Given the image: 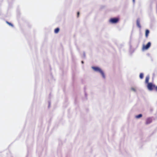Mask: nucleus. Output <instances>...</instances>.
Returning a JSON list of instances; mask_svg holds the SVG:
<instances>
[{
  "instance_id": "f257e3e1",
  "label": "nucleus",
  "mask_w": 157,
  "mask_h": 157,
  "mask_svg": "<svg viewBox=\"0 0 157 157\" xmlns=\"http://www.w3.org/2000/svg\"><path fill=\"white\" fill-rule=\"evenodd\" d=\"M92 69L95 71L99 72L102 75V77L105 78V77L104 73L102 70L98 67H92Z\"/></svg>"
},
{
  "instance_id": "f03ea898",
  "label": "nucleus",
  "mask_w": 157,
  "mask_h": 157,
  "mask_svg": "<svg viewBox=\"0 0 157 157\" xmlns=\"http://www.w3.org/2000/svg\"><path fill=\"white\" fill-rule=\"evenodd\" d=\"M147 87L149 90H154L155 85L153 84V83L151 82L148 83V84H147Z\"/></svg>"
},
{
  "instance_id": "7ed1b4c3",
  "label": "nucleus",
  "mask_w": 157,
  "mask_h": 157,
  "mask_svg": "<svg viewBox=\"0 0 157 157\" xmlns=\"http://www.w3.org/2000/svg\"><path fill=\"white\" fill-rule=\"evenodd\" d=\"M119 19L118 18H112L110 20V22L112 23H115L118 22Z\"/></svg>"
},
{
  "instance_id": "20e7f679",
  "label": "nucleus",
  "mask_w": 157,
  "mask_h": 157,
  "mask_svg": "<svg viewBox=\"0 0 157 157\" xmlns=\"http://www.w3.org/2000/svg\"><path fill=\"white\" fill-rule=\"evenodd\" d=\"M151 43L150 42H148L146 45L143 46V49L144 50L147 49L151 46Z\"/></svg>"
},
{
  "instance_id": "39448f33",
  "label": "nucleus",
  "mask_w": 157,
  "mask_h": 157,
  "mask_svg": "<svg viewBox=\"0 0 157 157\" xmlns=\"http://www.w3.org/2000/svg\"><path fill=\"white\" fill-rule=\"evenodd\" d=\"M152 122V120L150 118H148L146 120V124H150Z\"/></svg>"
},
{
  "instance_id": "423d86ee",
  "label": "nucleus",
  "mask_w": 157,
  "mask_h": 157,
  "mask_svg": "<svg viewBox=\"0 0 157 157\" xmlns=\"http://www.w3.org/2000/svg\"><path fill=\"white\" fill-rule=\"evenodd\" d=\"M136 24L137 26L139 28H141V26L140 24V21L139 19H137L136 21Z\"/></svg>"
},
{
  "instance_id": "0eeeda50",
  "label": "nucleus",
  "mask_w": 157,
  "mask_h": 157,
  "mask_svg": "<svg viewBox=\"0 0 157 157\" xmlns=\"http://www.w3.org/2000/svg\"><path fill=\"white\" fill-rule=\"evenodd\" d=\"M149 77L148 76H147L146 77L145 80V82L146 83H147V84H148V83L149 82Z\"/></svg>"
},
{
  "instance_id": "6e6552de",
  "label": "nucleus",
  "mask_w": 157,
  "mask_h": 157,
  "mask_svg": "<svg viewBox=\"0 0 157 157\" xmlns=\"http://www.w3.org/2000/svg\"><path fill=\"white\" fill-rule=\"evenodd\" d=\"M149 33V30L148 29H146L145 31V36L146 38L148 37Z\"/></svg>"
},
{
  "instance_id": "1a4fd4ad",
  "label": "nucleus",
  "mask_w": 157,
  "mask_h": 157,
  "mask_svg": "<svg viewBox=\"0 0 157 157\" xmlns=\"http://www.w3.org/2000/svg\"><path fill=\"white\" fill-rule=\"evenodd\" d=\"M59 31V28H57L56 29L54 30V33H58Z\"/></svg>"
},
{
  "instance_id": "9d476101",
  "label": "nucleus",
  "mask_w": 157,
  "mask_h": 157,
  "mask_svg": "<svg viewBox=\"0 0 157 157\" xmlns=\"http://www.w3.org/2000/svg\"><path fill=\"white\" fill-rule=\"evenodd\" d=\"M142 115L141 114H139L138 115L136 116V118H139L142 117Z\"/></svg>"
},
{
  "instance_id": "9b49d317",
  "label": "nucleus",
  "mask_w": 157,
  "mask_h": 157,
  "mask_svg": "<svg viewBox=\"0 0 157 157\" xmlns=\"http://www.w3.org/2000/svg\"><path fill=\"white\" fill-rule=\"evenodd\" d=\"M144 77V75L142 73H140V79H142Z\"/></svg>"
},
{
  "instance_id": "f8f14e48",
  "label": "nucleus",
  "mask_w": 157,
  "mask_h": 157,
  "mask_svg": "<svg viewBox=\"0 0 157 157\" xmlns=\"http://www.w3.org/2000/svg\"><path fill=\"white\" fill-rule=\"evenodd\" d=\"M6 22L9 25L11 26L12 27H13V25L12 24H11V23H10L8 21H6Z\"/></svg>"
},
{
  "instance_id": "ddd939ff",
  "label": "nucleus",
  "mask_w": 157,
  "mask_h": 157,
  "mask_svg": "<svg viewBox=\"0 0 157 157\" xmlns=\"http://www.w3.org/2000/svg\"><path fill=\"white\" fill-rule=\"evenodd\" d=\"M131 90L132 91H134V92H135L136 91V88H135L134 87H132L131 88Z\"/></svg>"
},
{
  "instance_id": "4468645a",
  "label": "nucleus",
  "mask_w": 157,
  "mask_h": 157,
  "mask_svg": "<svg viewBox=\"0 0 157 157\" xmlns=\"http://www.w3.org/2000/svg\"><path fill=\"white\" fill-rule=\"evenodd\" d=\"M154 90H155V91H157V86H155V87H154Z\"/></svg>"
},
{
  "instance_id": "2eb2a0df",
  "label": "nucleus",
  "mask_w": 157,
  "mask_h": 157,
  "mask_svg": "<svg viewBox=\"0 0 157 157\" xmlns=\"http://www.w3.org/2000/svg\"><path fill=\"white\" fill-rule=\"evenodd\" d=\"M79 15V12H77V17H78Z\"/></svg>"
},
{
  "instance_id": "dca6fc26",
  "label": "nucleus",
  "mask_w": 157,
  "mask_h": 157,
  "mask_svg": "<svg viewBox=\"0 0 157 157\" xmlns=\"http://www.w3.org/2000/svg\"><path fill=\"white\" fill-rule=\"evenodd\" d=\"M82 63H83V61H82Z\"/></svg>"
},
{
  "instance_id": "f3484780",
  "label": "nucleus",
  "mask_w": 157,
  "mask_h": 157,
  "mask_svg": "<svg viewBox=\"0 0 157 157\" xmlns=\"http://www.w3.org/2000/svg\"><path fill=\"white\" fill-rule=\"evenodd\" d=\"M133 0V1H134V0Z\"/></svg>"
}]
</instances>
